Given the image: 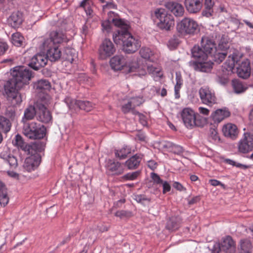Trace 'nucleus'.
Listing matches in <instances>:
<instances>
[{"label": "nucleus", "mask_w": 253, "mask_h": 253, "mask_svg": "<svg viewBox=\"0 0 253 253\" xmlns=\"http://www.w3.org/2000/svg\"><path fill=\"white\" fill-rule=\"evenodd\" d=\"M193 59L188 63L190 67L196 71L208 73L213 68V63L208 61V56L199 45H195L191 49Z\"/></svg>", "instance_id": "obj_1"}, {"label": "nucleus", "mask_w": 253, "mask_h": 253, "mask_svg": "<svg viewBox=\"0 0 253 253\" xmlns=\"http://www.w3.org/2000/svg\"><path fill=\"white\" fill-rule=\"evenodd\" d=\"M11 78L5 83H10V85L21 89L29 84L30 81L35 76V73L25 66H15L10 70Z\"/></svg>", "instance_id": "obj_2"}, {"label": "nucleus", "mask_w": 253, "mask_h": 253, "mask_svg": "<svg viewBox=\"0 0 253 253\" xmlns=\"http://www.w3.org/2000/svg\"><path fill=\"white\" fill-rule=\"evenodd\" d=\"M114 42L122 46V50L126 54H132L140 47V42L135 38L129 32L125 31L121 35H113Z\"/></svg>", "instance_id": "obj_3"}, {"label": "nucleus", "mask_w": 253, "mask_h": 253, "mask_svg": "<svg viewBox=\"0 0 253 253\" xmlns=\"http://www.w3.org/2000/svg\"><path fill=\"white\" fill-rule=\"evenodd\" d=\"M204 51L211 57L212 61L217 64L221 63L226 57L225 53L218 52L215 42L210 37L204 36L202 38L200 45Z\"/></svg>", "instance_id": "obj_4"}, {"label": "nucleus", "mask_w": 253, "mask_h": 253, "mask_svg": "<svg viewBox=\"0 0 253 253\" xmlns=\"http://www.w3.org/2000/svg\"><path fill=\"white\" fill-rule=\"evenodd\" d=\"M157 26L161 30L169 31L174 25V17L164 8H157L152 15Z\"/></svg>", "instance_id": "obj_5"}, {"label": "nucleus", "mask_w": 253, "mask_h": 253, "mask_svg": "<svg viewBox=\"0 0 253 253\" xmlns=\"http://www.w3.org/2000/svg\"><path fill=\"white\" fill-rule=\"evenodd\" d=\"M46 127L43 125L35 122L24 123L23 133L28 139L41 140L46 136Z\"/></svg>", "instance_id": "obj_6"}, {"label": "nucleus", "mask_w": 253, "mask_h": 253, "mask_svg": "<svg viewBox=\"0 0 253 253\" xmlns=\"http://www.w3.org/2000/svg\"><path fill=\"white\" fill-rule=\"evenodd\" d=\"M176 28L177 33L182 36H192L200 31L197 22L189 17H184L177 22Z\"/></svg>", "instance_id": "obj_7"}, {"label": "nucleus", "mask_w": 253, "mask_h": 253, "mask_svg": "<svg viewBox=\"0 0 253 253\" xmlns=\"http://www.w3.org/2000/svg\"><path fill=\"white\" fill-rule=\"evenodd\" d=\"M3 88L7 100L10 105L15 107L19 106L22 102L21 94L18 91L20 89L10 85L9 82L5 83Z\"/></svg>", "instance_id": "obj_8"}, {"label": "nucleus", "mask_w": 253, "mask_h": 253, "mask_svg": "<svg viewBox=\"0 0 253 253\" xmlns=\"http://www.w3.org/2000/svg\"><path fill=\"white\" fill-rule=\"evenodd\" d=\"M116 50V47L112 42L110 39L105 38L99 45L98 50V58L100 60H106L113 55Z\"/></svg>", "instance_id": "obj_9"}, {"label": "nucleus", "mask_w": 253, "mask_h": 253, "mask_svg": "<svg viewBox=\"0 0 253 253\" xmlns=\"http://www.w3.org/2000/svg\"><path fill=\"white\" fill-rule=\"evenodd\" d=\"M64 102L70 109H76L78 108L86 112H89L93 107V103L90 101L73 99L68 96L64 99Z\"/></svg>", "instance_id": "obj_10"}, {"label": "nucleus", "mask_w": 253, "mask_h": 253, "mask_svg": "<svg viewBox=\"0 0 253 253\" xmlns=\"http://www.w3.org/2000/svg\"><path fill=\"white\" fill-rule=\"evenodd\" d=\"M69 40L62 31H53L50 32L49 38L44 40L42 43L43 46H47L48 45H56L63 42H67Z\"/></svg>", "instance_id": "obj_11"}, {"label": "nucleus", "mask_w": 253, "mask_h": 253, "mask_svg": "<svg viewBox=\"0 0 253 253\" xmlns=\"http://www.w3.org/2000/svg\"><path fill=\"white\" fill-rule=\"evenodd\" d=\"M238 151L247 154L253 150V133L247 132L244 134V138L239 142Z\"/></svg>", "instance_id": "obj_12"}, {"label": "nucleus", "mask_w": 253, "mask_h": 253, "mask_svg": "<svg viewBox=\"0 0 253 253\" xmlns=\"http://www.w3.org/2000/svg\"><path fill=\"white\" fill-rule=\"evenodd\" d=\"M200 99L203 103L209 106L216 103V97L215 93L208 87H202L199 89Z\"/></svg>", "instance_id": "obj_13"}, {"label": "nucleus", "mask_w": 253, "mask_h": 253, "mask_svg": "<svg viewBox=\"0 0 253 253\" xmlns=\"http://www.w3.org/2000/svg\"><path fill=\"white\" fill-rule=\"evenodd\" d=\"M235 243L231 236L228 235L223 238L220 243H217L213 246L212 253H219L220 251H227L230 249H234Z\"/></svg>", "instance_id": "obj_14"}, {"label": "nucleus", "mask_w": 253, "mask_h": 253, "mask_svg": "<svg viewBox=\"0 0 253 253\" xmlns=\"http://www.w3.org/2000/svg\"><path fill=\"white\" fill-rule=\"evenodd\" d=\"M231 113L228 109L226 107H224L221 109H218L211 115L210 119H212V122H210V125H213L214 127L222 121L224 119L230 117Z\"/></svg>", "instance_id": "obj_15"}, {"label": "nucleus", "mask_w": 253, "mask_h": 253, "mask_svg": "<svg viewBox=\"0 0 253 253\" xmlns=\"http://www.w3.org/2000/svg\"><path fill=\"white\" fill-rule=\"evenodd\" d=\"M47 60L45 55L37 53L33 56L28 64V66L35 71H39L47 64Z\"/></svg>", "instance_id": "obj_16"}, {"label": "nucleus", "mask_w": 253, "mask_h": 253, "mask_svg": "<svg viewBox=\"0 0 253 253\" xmlns=\"http://www.w3.org/2000/svg\"><path fill=\"white\" fill-rule=\"evenodd\" d=\"M37 107L38 110L37 119L45 124L49 123L52 120V117L46 107L42 103L37 102Z\"/></svg>", "instance_id": "obj_17"}, {"label": "nucleus", "mask_w": 253, "mask_h": 253, "mask_svg": "<svg viewBox=\"0 0 253 253\" xmlns=\"http://www.w3.org/2000/svg\"><path fill=\"white\" fill-rule=\"evenodd\" d=\"M44 50H46V53L45 55L47 60H49L51 62L58 61L62 56V52L57 45H48L47 46H43Z\"/></svg>", "instance_id": "obj_18"}, {"label": "nucleus", "mask_w": 253, "mask_h": 253, "mask_svg": "<svg viewBox=\"0 0 253 253\" xmlns=\"http://www.w3.org/2000/svg\"><path fill=\"white\" fill-rule=\"evenodd\" d=\"M237 72L238 76L244 79H248L251 75V67L249 59H245L237 63Z\"/></svg>", "instance_id": "obj_19"}, {"label": "nucleus", "mask_w": 253, "mask_h": 253, "mask_svg": "<svg viewBox=\"0 0 253 253\" xmlns=\"http://www.w3.org/2000/svg\"><path fill=\"white\" fill-rule=\"evenodd\" d=\"M195 116V112L190 108H185L182 110L181 116L184 125L187 128H193Z\"/></svg>", "instance_id": "obj_20"}, {"label": "nucleus", "mask_w": 253, "mask_h": 253, "mask_svg": "<svg viewBox=\"0 0 253 253\" xmlns=\"http://www.w3.org/2000/svg\"><path fill=\"white\" fill-rule=\"evenodd\" d=\"M41 155H32L26 158L23 165L24 169L28 172L35 170L41 162Z\"/></svg>", "instance_id": "obj_21"}, {"label": "nucleus", "mask_w": 253, "mask_h": 253, "mask_svg": "<svg viewBox=\"0 0 253 253\" xmlns=\"http://www.w3.org/2000/svg\"><path fill=\"white\" fill-rule=\"evenodd\" d=\"M24 21L23 14L20 11L13 12L7 19L8 25L15 29L19 28Z\"/></svg>", "instance_id": "obj_22"}, {"label": "nucleus", "mask_w": 253, "mask_h": 253, "mask_svg": "<svg viewBox=\"0 0 253 253\" xmlns=\"http://www.w3.org/2000/svg\"><path fill=\"white\" fill-rule=\"evenodd\" d=\"M47 138L43 141L38 140L31 143L28 147L27 154L28 155H41L44 151L46 144Z\"/></svg>", "instance_id": "obj_23"}, {"label": "nucleus", "mask_w": 253, "mask_h": 253, "mask_svg": "<svg viewBox=\"0 0 253 253\" xmlns=\"http://www.w3.org/2000/svg\"><path fill=\"white\" fill-rule=\"evenodd\" d=\"M126 59L122 55L114 56L110 60V65L114 71H120L125 69L126 67Z\"/></svg>", "instance_id": "obj_24"}, {"label": "nucleus", "mask_w": 253, "mask_h": 253, "mask_svg": "<svg viewBox=\"0 0 253 253\" xmlns=\"http://www.w3.org/2000/svg\"><path fill=\"white\" fill-rule=\"evenodd\" d=\"M203 2V0H185L184 5L189 13L196 14L201 11Z\"/></svg>", "instance_id": "obj_25"}, {"label": "nucleus", "mask_w": 253, "mask_h": 253, "mask_svg": "<svg viewBox=\"0 0 253 253\" xmlns=\"http://www.w3.org/2000/svg\"><path fill=\"white\" fill-rule=\"evenodd\" d=\"M107 171L112 175H120L124 170L121 168V164L119 162H115L114 160L109 159L105 166Z\"/></svg>", "instance_id": "obj_26"}, {"label": "nucleus", "mask_w": 253, "mask_h": 253, "mask_svg": "<svg viewBox=\"0 0 253 253\" xmlns=\"http://www.w3.org/2000/svg\"><path fill=\"white\" fill-rule=\"evenodd\" d=\"M112 24L116 27L120 28V30L116 31L113 33V35H117L118 33L121 35L123 32L126 31L129 32L128 29L130 28V26L128 22L124 19L120 17V16L117 18L112 19Z\"/></svg>", "instance_id": "obj_27"}, {"label": "nucleus", "mask_w": 253, "mask_h": 253, "mask_svg": "<svg viewBox=\"0 0 253 253\" xmlns=\"http://www.w3.org/2000/svg\"><path fill=\"white\" fill-rule=\"evenodd\" d=\"M142 159V155L140 154H136L125 162V166L128 169H136L139 167Z\"/></svg>", "instance_id": "obj_28"}, {"label": "nucleus", "mask_w": 253, "mask_h": 253, "mask_svg": "<svg viewBox=\"0 0 253 253\" xmlns=\"http://www.w3.org/2000/svg\"><path fill=\"white\" fill-rule=\"evenodd\" d=\"M166 7L176 17L183 15L184 12L183 6L178 2L174 1L168 2L166 4Z\"/></svg>", "instance_id": "obj_29"}, {"label": "nucleus", "mask_w": 253, "mask_h": 253, "mask_svg": "<svg viewBox=\"0 0 253 253\" xmlns=\"http://www.w3.org/2000/svg\"><path fill=\"white\" fill-rule=\"evenodd\" d=\"M222 132L225 137L235 139L238 135V128L235 125L228 124L223 126Z\"/></svg>", "instance_id": "obj_30"}, {"label": "nucleus", "mask_w": 253, "mask_h": 253, "mask_svg": "<svg viewBox=\"0 0 253 253\" xmlns=\"http://www.w3.org/2000/svg\"><path fill=\"white\" fill-rule=\"evenodd\" d=\"M239 62V55L237 52H233V54L228 56V59L224 63V68L228 71H232L235 64Z\"/></svg>", "instance_id": "obj_31"}, {"label": "nucleus", "mask_w": 253, "mask_h": 253, "mask_svg": "<svg viewBox=\"0 0 253 253\" xmlns=\"http://www.w3.org/2000/svg\"><path fill=\"white\" fill-rule=\"evenodd\" d=\"M238 249L239 253H252L253 246L251 240L247 238L241 239Z\"/></svg>", "instance_id": "obj_32"}, {"label": "nucleus", "mask_w": 253, "mask_h": 253, "mask_svg": "<svg viewBox=\"0 0 253 253\" xmlns=\"http://www.w3.org/2000/svg\"><path fill=\"white\" fill-rule=\"evenodd\" d=\"M163 148L167 149L170 152L177 155H180L184 152L183 147L176 145L170 141H165L163 144Z\"/></svg>", "instance_id": "obj_33"}, {"label": "nucleus", "mask_w": 253, "mask_h": 253, "mask_svg": "<svg viewBox=\"0 0 253 253\" xmlns=\"http://www.w3.org/2000/svg\"><path fill=\"white\" fill-rule=\"evenodd\" d=\"M0 158L7 163L11 169H15L18 166L17 159L10 153L3 152L0 154Z\"/></svg>", "instance_id": "obj_34"}, {"label": "nucleus", "mask_w": 253, "mask_h": 253, "mask_svg": "<svg viewBox=\"0 0 253 253\" xmlns=\"http://www.w3.org/2000/svg\"><path fill=\"white\" fill-rule=\"evenodd\" d=\"M37 109V102L34 105H29L24 111L22 121L31 120L35 116L37 117L38 110Z\"/></svg>", "instance_id": "obj_35"}, {"label": "nucleus", "mask_w": 253, "mask_h": 253, "mask_svg": "<svg viewBox=\"0 0 253 253\" xmlns=\"http://www.w3.org/2000/svg\"><path fill=\"white\" fill-rule=\"evenodd\" d=\"M7 195V189L5 184L0 180V204L3 207H5L9 202Z\"/></svg>", "instance_id": "obj_36"}, {"label": "nucleus", "mask_w": 253, "mask_h": 253, "mask_svg": "<svg viewBox=\"0 0 253 253\" xmlns=\"http://www.w3.org/2000/svg\"><path fill=\"white\" fill-rule=\"evenodd\" d=\"M181 219L178 216L169 218L166 224V228L169 230L173 231L178 229L180 225Z\"/></svg>", "instance_id": "obj_37"}, {"label": "nucleus", "mask_w": 253, "mask_h": 253, "mask_svg": "<svg viewBox=\"0 0 253 253\" xmlns=\"http://www.w3.org/2000/svg\"><path fill=\"white\" fill-rule=\"evenodd\" d=\"M33 87L36 90L42 91L44 90H49L51 84L48 80L41 79L33 83Z\"/></svg>", "instance_id": "obj_38"}, {"label": "nucleus", "mask_w": 253, "mask_h": 253, "mask_svg": "<svg viewBox=\"0 0 253 253\" xmlns=\"http://www.w3.org/2000/svg\"><path fill=\"white\" fill-rule=\"evenodd\" d=\"M229 48V39L227 36L225 35H222L218 45V47H217V50H219L218 52L220 53H225L226 54H227V50Z\"/></svg>", "instance_id": "obj_39"}, {"label": "nucleus", "mask_w": 253, "mask_h": 253, "mask_svg": "<svg viewBox=\"0 0 253 253\" xmlns=\"http://www.w3.org/2000/svg\"><path fill=\"white\" fill-rule=\"evenodd\" d=\"M12 143L14 145L17 146L18 148L27 153V151L29 150V147L28 146H29L30 144L26 143L23 137L19 134L16 135L15 139L12 141Z\"/></svg>", "instance_id": "obj_40"}, {"label": "nucleus", "mask_w": 253, "mask_h": 253, "mask_svg": "<svg viewBox=\"0 0 253 253\" xmlns=\"http://www.w3.org/2000/svg\"><path fill=\"white\" fill-rule=\"evenodd\" d=\"M11 127V123H10V120L0 115V131L4 132V133H7L10 131Z\"/></svg>", "instance_id": "obj_41"}, {"label": "nucleus", "mask_w": 253, "mask_h": 253, "mask_svg": "<svg viewBox=\"0 0 253 253\" xmlns=\"http://www.w3.org/2000/svg\"><path fill=\"white\" fill-rule=\"evenodd\" d=\"M210 118H205L198 114H196L193 128L195 126L203 127L206 125L210 124Z\"/></svg>", "instance_id": "obj_42"}, {"label": "nucleus", "mask_w": 253, "mask_h": 253, "mask_svg": "<svg viewBox=\"0 0 253 253\" xmlns=\"http://www.w3.org/2000/svg\"><path fill=\"white\" fill-rule=\"evenodd\" d=\"M232 85L235 93H242L245 92L248 87L244 85L238 79H234L232 81Z\"/></svg>", "instance_id": "obj_43"}, {"label": "nucleus", "mask_w": 253, "mask_h": 253, "mask_svg": "<svg viewBox=\"0 0 253 253\" xmlns=\"http://www.w3.org/2000/svg\"><path fill=\"white\" fill-rule=\"evenodd\" d=\"M131 153V148L127 146H124L120 150H115V155L116 157L120 160L126 159L127 155Z\"/></svg>", "instance_id": "obj_44"}, {"label": "nucleus", "mask_w": 253, "mask_h": 253, "mask_svg": "<svg viewBox=\"0 0 253 253\" xmlns=\"http://www.w3.org/2000/svg\"><path fill=\"white\" fill-rule=\"evenodd\" d=\"M24 40V37L19 32H16L12 35V43L16 46L20 47L22 46Z\"/></svg>", "instance_id": "obj_45"}, {"label": "nucleus", "mask_w": 253, "mask_h": 253, "mask_svg": "<svg viewBox=\"0 0 253 253\" xmlns=\"http://www.w3.org/2000/svg\"><path fill=\"white\" fill-rule=\"evenodd\" d=\"M140 173V170H136L132 172H128L122 176L121 178L124 181L134 180L137 178Z\"/></svg>", "instance_id": "obj_46"}, {"label": "nucleus", "mask_w": 253, "mask_h": 253, "mask_svg": "<svg viewBox=\"0 0 253 253\" xmlns=\"http://www.w3.org/2000/svg\"><path fill=\"white\" fill-rule=\"evenodd\" d=\"M115 215L121 219L129 218L133 216L132 212L129 211L120 210L117 211Z\"/></svg>", "instance_id": "obj_47"}, {"label": "nucleus", "mask_w": 253, "mask_h": 253, "mask_svg": "<svg viewBox=\"0 0 253 253\" xmlns=\"http://www.w3.org/2000/svg\"><path fill=\"white\" fill-rule=\"evenodd\" d=\"M16 107H17L10 105L6 109L5 115L11 121H14L15 119Z\"/></svg>", "instance_id": "obj_48"}, {"label": "nucleus", "mask_w": 253, "mask_h": 253, "mask_svg": "<svg viewBox=\"0 0 253 253\" xmlns=\"http://www.w3.org/2000/svg\"><path fill=\"white\" fill-rule=\"evenodd\" d=\"M223 162L229 165H231L233 166L236 167L237 168H239L244 169H249L251 167L250 165H246L241 163H236L235 161L229 159H225Z\"/></svg>", "instance_id": "obj_49"}, {"label": "nucleus", "mask_w": 253, "mask_h": 253, "mask_svg": "<svg viewBox=\"0 0 253 253\" xmlns=\"http://www.w3.org/2000/svg\"><path fill=\"white\" fill-rule=\"evenodd\" d=\"M211 126V127L210 128V137L214 141L218 140L219 141L220 140V138L216 129L217 126L215 125V127H214L213 125Z\"/></svg>", "instance_id": "obj_50"}, {"label": "nucleus", "mask_w": 253, "mask_h": 253, "mask_svg": "<svg viewBox=\"0 0 253 253\" xmlns=\"http://www.w3.org/2000/svg\"><path fill=\"white\" fill-rule=\"evenodd\" d=\"M179 43L177 36L174 35L169 41L168 45L170 48H176Z\"/></svg>", "instance_id": "obj_51"}, {"label": "nucleus", "mask_w": 253, "mask_h": 253, "mask_svg": "<svg viewBox=\"0 0 253 253\" xmlns=\"http://www.w3.org/2000/svg\"><path fill=\"white\" fill-rule=\"evenodd\" d=\"M138 67V64L136 63L129 64L128 65L126 63V67H125V69L124 70L123 72L126 74L134 72L136 71Z\"/></svg>", "instance_id": "obj_52"}, {"label": "nucleus", "mask_w": 253, "mask_h": 253, "mask_svg": "<svg viewBox=\"0 0 253 253\" xmlns=\"http://www.w3.org/2000/svg\"><path fill=\"white\" fill-rule=\"evenodd\" d=\"M140 54L141 56L145 59H149L151 55V51L149 48L142 47L140 50Z\"/></svg>", "instance_id": "obj_53"}, {"label": "nucleus", "mask_w": 253, "mask_h": 253, "mask_svg": "<svg viewBox=\"0 0 253 253\" xmlns=\"http://www.w3.org/2000/svg\"><path fill=\"white\" fill-rule=\"evenodd\" d=\"M130 102H131V104L133 108H135L136 107L139 106L141 104H142L144 102V100H143V98L140 96H136L135 97H131L130 98Z\"/></svg>", "instance_id": "obj_54"}, {"label": "nucleus", "mask_w": 253, "mask_h": 253, "mask_svg": "<svg viewBox=\"0 0 253 253\" xmlns=\"http://www.w3.org/2000/svg\"><path fill=\"white\" fill-rule=\"evenodd\" d=\"M151 177L153 180L154 183L157 184H162L164 182L163 180L161 179L160 176L156 173L151 172Z\"/></svg>", "instance_id": "obj_55"}, {"label": "nucleus", "mask_w": 253, "mask_h": 253, "mask_svg": "<svg viewBox=\"0 0 253 253\" xmlns=\"http://www.w3.org/2000/svg\"><path fill=\"white\" fill-rule=\"evenodd\" d=\"M175 80L176 84L175 85L174 87L177 88H181V85L183 84V80L180 73H176Z\"/></svg>", "instance_id": "obj_56"}, {"label": "nucleus", "mask_w": 253, "mask_h": 253, "mask_svg": "<svg viewBox=\"0 0 253 253\" xmlns=\"http://www.w3.org/2000/svg\"><path fill=\"white\" fill-rule=\"evenodd\" d=\"M132 108V105L131 104V102L130 101H128L127 103L123 105L122 106V111L124 114H126L131 110Z\"/></svg>", "instance_id": "obj_57"}, {"label": "nucleus", "mask_w": 253, "mask_h": 253, "mask_svg": "<svg viewBox=\"0 0 253 253\" xmlns=\"http://www.w3.org/2000/svg\"><path fill=\"white\" fill-rule=\"evenodd\" d=\"M134 199L139 203L142 204L143 201H150V199L146 198V196L143 194L136 195H135Z\"/></svg>", "instance_id": "obj_58"}, {"label": "nucleus", "mask_w": 253, "mask_h": 253, "mask_svg": "<svg viewBox=\"0 0 253 253\" xmlns=\"http://www.w3.org/2000/svg\"><path fill=\"white\" fill-rule=\"evenodd\" d=\"M213 8L206 7L205 6L204 9L202 11V14L204 16L210 17L213 15Z\"/></svg>", "instance_id": "obj_59"}, {"label": "nucleus", "mask_w": 253, "mask_h": 253, "mask_svg": "<svg viewBox=\"0 0 253 253\" xmlns=\"http://www.w3.org/2000/svg\"><path fill=\"white\" fill-rule=\"evenodd\" d=\"M135 140L139 142H145L146 136L145 134L142 132L140 130L138 131V132L135 135Z\"/></svg>", "instance_id": "obj_60"}, {"label": "nucleus", "mask_w": 253, "mask_h": 253, "mask_svg": "<svg viewBox=\"0 0 253 253\" xmlns=\"http://www.w3.org/2000/svg\"><path fill=\"white\" fill-rule=\"evenodd\" d=\"M111 23H112L111 22H110L109 20H107V19L102 21L101 23L102 30H106L107 32L110 31L112 28L111 25Z\"/></svg>", "instance_id": "obj_61"}, {"label": "nucleus", "mask_w": 253, "mask_h": 253, "mask_svg": "<svg viewBox=\"0 0 253 253\" xmlns=\"http://www.w3.org/2000/svg\"><path fill=\"white\" fill-rule=\"evenodd\" d=\"M209 183L213 186L219 185L221 186L224 189H225L226 187V185L222 183L220 181L216 179H210L209 180Z\"/></svg>", "instance_id": "obj_62"}, {"label": "nucleus", "mask_w": 253, "mask_h": 253, "mask_svg": "<svg viewBox=\"0 0 253 253\" xmlns=\"http://www.w3.org/2000/svg\"><path fill=\"white\" fill-rule=\"evenodd\" d=\"M9 46L6 42L0 43V56L3 55L5 54L6 51L8 50Z\"/></svg>", "instance_id": "obj_63"}, {"label": "nucleus", "mask_w": 253, "mask_h": 253, "mask_svg": "<svg viewBox=\"0 0 253 253\" xmlns=\"http://www.w3.org/2000/svg\"><path fill=\"white\" fill-rule=\"evenodd\" d=\"M138 117L139 123L144 126H147L148 122L146 116L141 113Z\"/></svg>", "instance_id": "obj_64"}]
</instances>
